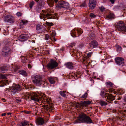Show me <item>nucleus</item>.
Instances as JSON below:
<instances>
[{"label": "nucleus", "mask_w": 126, "mask_h": 126, "mask_svg": "<svg viewBox=\"0 0 126 126\" xmlns=\"http://www.w3.org/2000/svg\"><path fill=\"white\" fill-rule=\"evenodd\" d=\"M25 96L28 98H31L32 100L35 101L46 103V105H44L43 106V109L45 111H52L54 108L53 107V104L51 103V99L47 97L43 96L41 98L39 95L34 92L32 93H26Z\"/></svg>", "instance_id": "f257e3e1"}, {"label": "nucleus", "mask_w": 126, "mask_h": 126, "mask_svg": "<svg viewBox=\"0 0 126 126\" xmlns=\"http://www.w3.org/2000/svg\"><path fill=\"white\" fill-rule=\"evenodd\" d=\"M42 13L40 15V17L41 19L43 18V20L45 21L46 20L45 18H46L48 19H56V17L53 15L50 12L49 9H47L45 10H42Z\"/></svg>", "instance_id": "f03ea898"}, {"label": "nucleus", "mask_w": 126, "mask_h": 126, "mask_svg": "<svg viewBox=\"0 0 126 126\" xmlns=\"http://www.w3.org/2000/svg\"><path fill=\"white\" fill-rule=\"evenodd\" d=\"M78 123L83 122L89 123H93L92 120L90 118L85 114L81 113L79 114L78 120L76 121Z\"/></svg>", "instance_id": "7ed1b4c3"}, {"label": "nucleus", "mask_w": 126, "mask_h": 126, "mask_svg": "<svg viewBox=\"0 0 126 126\" xmlns=\"http://www.w3.org/2000/svg\"><path fill=\"white\" fill-rule=\"evenodd\" d=\"M32 78L33 83L37 86H39L45 84V81L42 80V78L40 76L34 75L32 76Z\"/></svg>", "instance_id": "20e7f679"}, {"label": "nucleus", "mask_w": 126, "mask_h": 126, "mask_svg": "<svg viewBox=\"0 0 126 126\" xmlns=\"http://www.w3.org/2000/svg\"><path fill=\"white\" fill-rule=\"evenodd\" d=\"M107 91L105 89H102L101 91L100 94L101 97L103 98H107L108 101H112L114 99V96L111 94L107 93Z\"/></svg>", "instance_id": "39448f33"}, {"label": "nucleus", "mask_w": 126, "mask_h": 126, "mask_svg": "<svg viewBox=\"0 0 126 126\" xmlns=\"http://www.w3.org/2000/svg\"><path fill=\"white\" fill-rule=\"evenodd\" d=\"M115 27L116 30L122 33L126 32V25L122 21H120L116 23Z\"/></svg>", "instance_id": "423d86ee"}, {"label": "nucleus", "mask_w": 126, "mask_h": 126, "mask_svg": "<svg viewBox=\"0 0 126 126\" xmlns=\"http://www.w3.org/2000/svg\"><path fill=\"white\" fill-rule=\"evenodd\" d=\"M1 54L3 57L9 56L11 54L12 50L8 46V44L6 43L5 46L2 49Z\"/></svg>", "instance_id": "0eeeda50"}, {"label": "nucleus", "mask_w": 126, "mask_h": 126, "mask_svg": "<svg viewBox=\"0 0 126 126\" xmlns=\"http://www.w3.org/2000/svg\"><path fill=\"white\" fill-rule=\"evenodd\" d=\"M83 32L82 30L80 28H75L71 31V36L74 37L79 36Z\"/></svg>", "instance_id": "6e6552de"}, {"label": "nucleus", "mask_w": 126, "mask_h": 126, "mask_svg": "<svg viewBox=\"0 0 126 126\" xmlns=\"http://www.w3.org/2000/svg\"><path fill=\"white\" fill-rule=\"evenodd\" d=\"M58 66V63L55 60L51 59L47 64V67L49 69H52L57 67Z\"/></svg>", "instance_id": "1a4fd4ad"}, {"label": "nucleus", "mask_w": 126, "mask_h": 126, "mask_svg": "<svg viewBox=\"0 0 126 126\" xmlns=\"http://www.w3.org/2000/svg\"><path fill=\"white\" fill-rule=\"evenodd\" d=\"M19 67L17 66L15 67L13 69L14 70V73H18L20 74H21L24 76H27V73L24 70H19Z\"/></svg>", "instance_id": "9d476101"}, {"label": "nucleus", "mask_w": 126, "mask_h": 126, "mask_svg": "<svg viewBox=\"0 0 126 126\" xmlns=\"http://www.w3.org/2000/svg\"><path fill=\"white\" fill-rule=\"evenodd\" d=\"M69 6V4L68 3L64 1H61L58 2L56 7L58 8L62 7L67 8Z\"/></svg>", "instance_id": "9b49d317"}, {"label": "nucleus", "mask_w": 126, "mask_h": 126, "mask_svg": "<svg viewBox=\"0 0 126 126\" xmlns=\"http://www.w3.org/2000/svg\"><path fill=\"white\" fill-rule=\"evenodd\" d=\"M91 102L89 101L81 102L80 103H77V104L76 105V107L78 109L81 108L83 107L87 106Z\"/></svg>", "instance_id": "f8f14e48"}, {"label": "nucleus", "mask_w": 126, "mask_h": 126, "mask_svg": "<svg viewBox=\"0 0 126 126\" xmlns=\"http://www.w3.org/2000/svg\"><path fill=\"white\" fill-rule=\"evenodd\" d=\"M115 61L116 64L118 65L122 66L124 63V59L122 57H118L115 59Z\"/></svg>", "instance_id": "ddd939ff"}, {"label": "nucleus", "mask_w": 126, "mask_h": 126, "mask_svg": "<svg viewBox=\"0 0 126 126\" xmlns=\"http://www.w3.org/2000/svg\"><path fill=\"white\" fill-rule=\"evenodd\" d=\"M4 19L5 22L9 23H13L14 21V17L10 15L5 16Z\"/></svg>", "instance_id": "4468645a"}, {"label": "nucleus", "mask_w": 126, "mask_h": 126, "mask_svg": "<svg viewBox=\"0 0 126 126\" xmlns=\"http://www.w3.org/2000/svg\"><path fill=\"white\" fill-rule=\"evenodd\" d=\"M20 89V86L19 85H16L13 86L10 89L9 91L12 93L15 94L16 92L19 91Z\"/></svg>", "instance_id": "2eb2a0df"}, {"label": "nucleus", "mask_w": 126, "mask_h": 126, "mask_svg": "<svg viewBox=\"0 0 126 126\" xmlns=\"http://www.w3.org/2000/svg\"><path fill=\"white\" fill-rule=\"evenodd\" d=\"M96 0H89V6L91 9H93L96 6Z\"/></svg>", "instance_id": "dca6fc26"}, {"label": "nucleus", "mask_w": 126, "mask_h": 126, "mask_svg": "<svg viewBox=\"0 0 126 126\" xmlns=\"http://www.w3.org/2000/svg\"><path fill=\"white\" fill-rule=\"evenodd\" d=\"M29 38V35L27 34H22L18 37L20 40L21 41H24L27 40Z\"/></svg>", "instance_id": "f3484780"}, {"label": "nucleus", "mask_w": 126, "mask_h": 126, "mask_svg": "<svg viewBox=\"0 0 126 126\" xmlns=\"http://www.w3.org/2000/svg\"><path fill=\"white\" fill-rule=\"evenodd\" d=\"M65 65L66 67L69 69H72L74 68V65L73 63L71 62H68L65 63Z\"/></svg>", "instance_id": "a211bd4d"}, {"label": "nucleus", "mask_w": 126, "mask_h": 126, "mask_svg": "<svg viewBox=\"0 0 126 126\" xmlns=\"http://www.w3.org/2000/svg\"><path fill=\"white\" fill-rule=\"evenodd\" d=\"M36 123L37 125H41L44 123V120L43 118H40L36 120Z\"/></svg>", "instance_id": "6ab92c4d"}, {"label": "nucleus", "mask_w": 126, "mask_h": 126, "mask_svg": "<svg viewBox=\"0 0 126 126\" xmlns=\"http://www.w3.org/2000/svg\"><path fill=\"white\" fill-rule=\"evenodd\" d=\"M89 44L90 47L92 48L96 47L98 45L97 42L94 40L92 41Z\"/></svg>", "instance_id": "aec40b11"}, {"label": "nucleus", "mask_w": 126, "mask_h": 126, "mask_svg": "<svg viewBox=\"0 0 126 126\" xmlns=\"http://www.w3.org/2000/svg\"><path fill=\"white\" fill-rule=\"evenodd\" d=\"M8 70V68L6 66H2L0 68V71L3 72H4L5 71Z\"/></svg>", "instance_id": "412c9836"}, {"label": "nucleus", "mask_w": 126, "mask_h": 126, "mask_svg": "<svg viewBox=\"0 0 126 126\" xmlns=\"http://www.w3.org/2000/svg\"><path fill=\"white\" fill-rule=\"evenodd\" d=\"M99 103L100 104L101 106H103L107 105V103L105 101L100 100H99Z\"/></svg>", "instance_id": "4be33fe9"}, {"label": "nucleus", "mask_w": 126, "mask_h": 126, "mask_svg": "<svg viewBox=\"0 0 126 126\" xmlns=\"http://www.w3.org/2000/svg\"><path fill=\"white\" fill-rule=\"evenodd\" d=\"M48 80L51 84H54L55 82V78L52 77H50L48 78Z\"/></svg>", "instance_id": "5701e85b"}, {"label": "nucleus", "mask_w": 126, "mask_h": 126, "mask_svg": "<svg viewBox=\"0 0 126 126\" xmlns=\"http://www.w3.org/2000/svg\"><path fill=\"white\" fill-rule=\"evenodd\" d=\"M50 36L53 38V41L54 40V42H55L56 40L54 38L55 36L56 35L55 32L54 31H52L50 33Z\"/></svg>", "instance_id": "b1692460"}, {"label": "nucleus", "mask_w": 126, "mask_h": 126, "mask_svg": "<svg viewBox=\"0 0 126 126\" xmlns=\"http://www.w3.org/2000/svg\"><path fill=\"white\" fill-rule=\"evenodd\" d=\"M114 15L113 14L110 13L106 16V18L108 19H112L113 18Z\"/></svg>", "instance_id": "393cba45"}, {"label": "nucleus", "mask_w": 126, "mask_h": 126, "mask_svg": "<svg viewBox=\"0 0 126 126\" xmlns=\"http://www.w3.org/2000/svg\"><path fill=\"white\" fill-rule=\"evenodd\" d=\"M47 2L49 5L50 6L52 7L53 6L54 0H47Z\"/></svg>", "instance_id": "a878e982"}, {"label": "nucleus", "mask_w": 126, "mask_h": 126, "mask_svg": "<svg viewBox=\"0 0 126 126\" xmlns=\"http://www.w3.org/2000/svg\"><path fill=\"white\" fill-rule=\"evenodd\" d=\"M45 40H51V41L53 42V40H52L51 38L49 35L48 34H46L45 35Z\"/></svg>", "instance_id": "bb28decb"}, {"label": "nucleus", "mask_w": 126, "mask_h": 126, "mask_svg": "<svg viewBox=\"0 0 126 126\" xmlns=\"http://www.w3.org/2000/svg\"><path fill=\"white\" fill-rule=\"evenodd\" d=\"M105 84L107 87H108L111 88L113 86V84L110 82H106L105 83Z\"/></svg>", "instance_id": "cd10ccee"}, {"label": "nucleus", "mask_w": 126, "mask_h": 126, "mask_svg": "<svg viewBox=\"0 0 126 126\" xmlns=\"http://www.w3.org/2000/svg\"><path fill=\"white\" fill-rule=\"evenodd\" d=\"M29 123L28 122L26 121L22 122H21L22 126H29Z\"/></svg>", "instance_id": "c85d7f7f"}, {"label": "nucleus", "mask_w": 126, "mask_h": 126, "mask_svg": "<svg viewBox=\"0 0 126 126\" xmlns=\"http://www.w3.org/2000/svg\"><path fill=\"white\" fill-rule=\"evenodd\" d=\"M95 36L94 34L93 33H91L89 36L87 37V38H88L89 40H91L93 39Z\"/></svg>", "instance_id": "c756f323"}, {"label": "nucleus", "mask_w": 126, "mask_h": 126, "mask_svg": "<svg viewBox=\"0 0 126 126\" xmlns=\"http://www.w3.org/2000/svg\"><path fill=\"white\" fill-rule=\"evenodd\" d=\"M65 92L64 91H61L59 93L62 96L64 97L66 96V94H65Z\"/></svg>", "instance_id": "7c9ffc66"}, {"label": "nucleus", "mask_w": 126, "mask_h": 126, "mask_svg": "<svg viewBox=\"0 0 126 126\" xmlns=\"http://www.w3.org/2000/svg\"><path fill=\"white\" fill-rule=\"evenodd\" d=\"M88 94L87 93H85L84 94L82 95V96H80V97L81 98L83 99L84 100L87 97Z\"/></svg>", "instance_id": "2f4dec72"}, {"label": "nucleus", "mask_w": 126, "mask_h": 126, "mask_svg": "<svg viewBox=\"0 0 126 126\" xmlns=\"http://www.w3.org/2000/svg\"><path fill=\"white\" fill-rule=\"evenodd\" d=\"M116 49L117 51L118 52H120L122 49L121 47L119 45H116Z\"/></svg>", "instance_id": "473e14b6"}, {"label": "nucleus", "mask_w": 126, "mask_h": 126, "mask_svg": "<svg viewBox=\"0 0 126 126\" xmlns=\"http://www.w3.org/2000/svg\"><path fill=\"white\" fill-rule=\"evenodd\" d=\"M35 4L34 1L32 0L31 2H30L29 4V7L31 9L32 8V7Z\"/></svg>", "instance_id": "72a5a7b5"}, {"label": "nucleus", "mask_w": 126, "mask_h": 126, "mask_svg": "<svg viewBox=\"0 0 126 126\" xmlns=\"http://www.w3.org/2000/svg\"><path fill=\"white\" fill-rule=\"evenodd\" d=\"M42 26L38 24L36 25V30H39L42 29Z\"/></svg>", "instance_id": "f704fd0d"}, {"label": "nucleus", "mask_w": 126, "mask_h": 126, "mask_svg": "<svg viewBox=\"0 0 126 126\" xmlns=\"http://www.w3.org/2000/svg\"><path fill=\"white\" fill-rule=\"evenodd\" d=\"M90 16L92 18H95L96 17V16L93 13H90Z\"/></svg>", "instance_id": "c9c22d12"}, {"label": "nucleus", "mask_w": 126, "mask_h": 126, "mask_svg": "<svg viewBox=\"0 0 126 126\" xmlns=\"http://www.w3.org/2000/svg\"><path fill=\"white\" fill-rule=\"evenodd\" d=\"M86 6V4L85 1H84L80 5V6L83 7H85Z\"/></svg>", "instance_id": "e433bc0d"}, {"label": "nucleus", "mask_w": 126, "mask_h": 126, "mask_svg": "<svg viewBox=\"0 0 126 126\" xmlns=\"http://www.w3.org/2000/svg\"><path fill=\"white\" fill-rule=\"evenodd\" d=\"M21 22L23 23V25H25L27 23L28 21L26 20H21Z\"/></svg>", "instance_id": "4c0bfd02"}, {"label": "nucleus", "mask_w": 126, "mask_h": 126, "mask_svg": "<svg viewBox=\"0 0 126 126\" xmlns=\"http://www.w3.org/2000/svg\"><path fill=\"white\" fill-rule=\"evenodd\" d=\"M99 8L101 12H103V11H104L105 8V7L103 6H102L101 7H99Z\"/></svg>", "instance_id": "58836bf2"}, {"label": "nucleus", "mask_w": 126, "mask_h": 126, "mask_svg": "<svg viewBox=\"0 0 126 126\" xmlns=\"http://www.w3.org/2000/svg\"><path fill=\"white\" fill-rule=\"evenodd\" d=\"M6 78V77L4 75H0V78L1 79H5Z\"/></svg>", "instance_id": "ea45409f"}, {"label": "nucleus", "mask_w": 126, "mask_h": 126, "mask_svg": "<svg viewBox=\"0 0 126 126\" xmlns=\"http://www.w3.org/2000/svg\"><path fill=\"white\" fill-rule=\"evenodd\" d=\"M41 6L40 5L38 6L36 8V9L37 11H39L41 9Z\"/></svg>", "instance_id": "a19ab883"}, {"label": "nucleus", "mask_w": 126, "mask_h": 126, "mask_svg": "<svg viewBox=\"0 0 126 126\" xmlns=\"http://www.w3.org/2000/svg\"><path fill=\"white\" fill-rule=\"evenodd\" d=\"M93 54V53L92 52H89L87 54V57L88 58H89L90 57L92 54Z\"/></svg>", "instance_id": "79ce46f5"}, {"label": "nucleus", "mask_w": 126, "mask_h": 126, "mask_svg": "<svg viewBox=\"0 0 126 126\" xmlns=\"http://www.w3.org/2000/svg\"><path fill=\"white\" fill-rule=\"evenodd\" d=\"M47 25L48 26H51L53 25V24L52 23H49L47 22Z\"/></svg>", "instance_id": "37998d69"}, {"label": "nucleus", "mask_w": 126, "mask_h": 126, "mask_svg": "<svg viewBox=\"0 0 126 126\" xmlns=\"http://www.w3.org/2000/svg\"><path fill=\"white\" fill-rule=\"evenodd\" d=\"M75 43H71L70 44V46L72 47H73L74 46H75Z\"/></svg>", "instance_id": "c03bdc74"}, {"label": "nucleus", "mask_w": 126, "mask_h": 126, "mask_svg": "<svg viewBox=\"0 0 126 126\" xmlns=\"http://www.w3.org/2000/svg\"><path fill=\"white\" fill-rule=\"evenodd\" d=\"M45 4V3L44 1L43 0H41V4H40V6H42V5H43L44 4Z\"/></svg>", "instance_id": "a18cd8bd"}, {"label": "nucleus", "mask_w": 126, "mask_h": 126, "mask_svg": "<svg viewBox=\"0 0 126 126\" xmlns=\"http://www.w3.org/2000/svg\"><path fill=\"white\" fill-rule=\"evenodd\" d=\"M16 15L18 16H21L22 14L20 12H18L16 14Z\"/></svg>", "instance_id": "49530a36"}, {"label": "nucleus", "mask_w": 126, "mask_h": 126, "mask_svg": "<svg viewBox=\"0 0 126 126\" xmlns=\"http://www.w3.org/2000/svg\"><path fill=\"white\" fill-rule=\"evenodd\" d=\"M24 112L27 114H29L31 113V111H24Z\"/></svg>", "instance_id": "de8ad7c7"}, {"label": "nucleus", "mask_w": 126, "mask_h": 126, "mask_svg": "<svg viewBox=\"0 0 126 126\" xmlns=\"http://www.w3.org/2000/svg\"><path fill=\"white\" fill-rule=\"evenodd\" d=\"M84 46V44L83 43H82L79 44V46L80 47H82Z\"/></svg>", "instance_id": "09e8293b"}, {"label": "nucleus", "mask_w": 126, "mask_h": 126, "mask_svg": "<svg viewBox=\"0 0 126 126\" xmlns=\"http://www.w3.org/2000/svg\"><path fill=\"white\" fill-rule=\"evenodd\" d=\"M115 0H110V1L112 4H113L114 3Z\"/></svg>", "instance_id": "8fccbe9b"}, {"label": "nucleus", "mask_w": 126, "mask_h": 126, "mask_svg": "<svg viewBox=\"0 0 126 126\" xmlns=\"http://www.w3.org/2000/svg\"><path fill=\"white\" fill-rule=\"evenodd\" d=\"M28 67L29 68H32V66L30 64H28Z\"/></svg>", "instance_id": "3c124183"}, {"label": "nucleus", "mask_w": 126, "mask_h": 126, "mask_svg": "<svg viewBox=\"0 0 126 126\" xmlns=\"http://www.w3.org/2000/svg\"><path fill=\"white\" fill-rule=\"evenodd\" d=\"M74 75H72L73 76V78H77V76L76 75H75L74 74Z\"/></svg>", "instance_id": "603ef678"}, {"label": "nucleus", "mask_w": 126, "mask_h": 126, "mask_svg": "<svg viewBox=\"0 0 126 126\" xmlns=\"http://www.w3.org/2000/svg\"><path fill=\"white\" fill-rule=\"evenodd\" d=\"M6 113H3L1 115L2 116H5L6 115Z\"/></svg>", "instance_id": "864d4df0"}, {"label": "nucleus", "mask_w": 126, "mask_h": 126, "mask_svg": "<svg viewBox=\"0 0 126 126\" xmlns=\"http://www.w3.org/2000/svg\"><path fill=\"white\" fill-rule=\"evenodd\" d=\"M29 126H33L32 124L29 123Z\"/></svg>", "instance_id": "5fc2aeb1"}, {"label": "nucleus", "mask_w": 126, "mask_h": 126, "mask_svg": "<svg viewBox=\"0 0 126 126\" xmlns=\"http://www.w3.org/2000/svg\"><path fill=\"white\" fill-rule=\"evenodd\" d=\"M58 1H59V2H60V1H59V0H54V1L56 3Z\"/></svg>", "instance_id": "6e6d98bb"}, {"label": "nucleus", "mask_w": 126, "mask_h": 126, "mask_svg": "<svg viewBox=\"0 0 126 126\" xmlns=\"http://www.w3.org/2000/svg\"><path fill=\"white\" fill-rule=\"evenodd\" d=\"M12 114L11 113H7V114L8 115H11Z\"/></svg>", "instance_id": "4d7b16f0"}, {"label": "nucleus", "mask_w": 126, "mask_h": 126, "mask_svg": "<svg viewBox=\"0 0 126 126\" xmlns=\"http://www.w3.org/2000/svg\"><path fill=\"white\" fill-rule=\"evenodd\" d=\"M117 8V7L115 6L114 7L113 9L114 10H115V9Z\"/></svg>", "instance_id": "13d9d810"}, {"label": "nucleus", "mask_w": 126, "mask_h": 126, "mask_svg": "<svg viewBox=\"0 0 126 126\" xmlns=\"http://www.w3.org/2000/svg\"><path fill=\"white\" fill-rule=\"evenodd\" d=\"M124 99L125 102H126V96L124 98Z\"/></svg>", "instance_id": "bf43d9fd"}, {"label": "nucleus", "mask_w": 126, "mask_h": 126, "mask_svg": "<svg viewBox=\"0 0 126 126\" xmlns=\"http://www.w3.org/2000/svg\"><path fill=\"white\" fill-rule=\"evenodd\" d=\"M32 43H35V41L34 40H32Z\"/></svg>", "instance_id": "052dcab7"}, {"label": "nucleus", "mask_w": 126, "mask_h": 126, "mask_svg": "<svg viewBox=\"0 0 126 126\" xmlns=\"http://www.w3.org/2000/svg\"><path fill=\"white\" fill-rule=\"evenodd\" d=\"M35 1H36V2H38L39 0H34Z\"/></svg>", "instance_id": "680f3d73"}, {"label": "nucleus", "mask_w": 126, "mask_h": 126, "mask_svg": "<svg viewBox=\"0 0 126 126\" xmlns=\"http://www.w3.org/2000/svg\"><path fill=\"white\" fill-rule=\"evenodd\" d=\"M109 92L110 93H111V91H110V90H109Z\"/></svg>", "instance_id": "e2e57ef3"}, {"label": "nucleus", "mask_w": 126, "mask_h": 126, "mask_svg": "<svg viewBox=\"0 0 126 126\" xmlns=\"http://www.w3.org/2000/svg\"><path fill=\"white\" fill-rule=\"evenodd\" d=\"M71 76H72V77H71V78H73V76L72 75H71Z\"/></svg>", "instance_id": "0e129e2a"}, {"label": "nucleus", "mask_w": 126, "mask_h": 126, "mask_svg": "<svg viewBox=\"0 0 126 126\" xmlns=\"http://www.w3.org/2000/svg\"><path fill=\"white\" fill-rule=\"evenodd\" d=\"M124 112H125V113H126V110H124Z\"/></svg>", "instance_id": "69168bd1"}, {"label": "nucleus", "mask_w": 126, "mask_h": 126, "mask_svg": "<svg viewBox=\"0 0 126 126\" xmlns=\"http://www.w3.org/2000/svg\"><path fill=\"white\" fill-rule=\"evenodd\" d=\"M83 60L84 61H85V60L84 59H83Z\"/></svg>", "instance_id": "338daca9"}, {"label": "nucleus", "mask_w": 126, "mask_h": 126, "mask_svg": "<svg viewBox=\"0 0 126 126\" xmlns=\"http://www.w3.org/2000/svg\"><path fill=\"white\" fill-rule=\"evenodd\" d=\"M3 86V85H1V86L0 85V86Z\"/></svg>", "instance_id": "774afa93"}]
</instances>
